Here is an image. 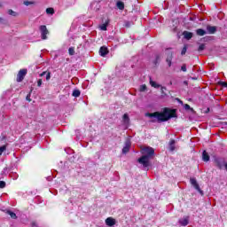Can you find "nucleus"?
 <instances>
[{"mask_svg":"<svg viewBox=\"0 0 227 227\" xmlns=\"http://www.w3.org/2000/svg\"><path fill=\"white\" fill-rule=\"evenodd\" d=\"M106 226H114L116 224V220L113 217H108L106 219Z\"/></svg>","mask_w":227,"mask_h":227,"instance_id":"nucleus-10","label":"nucleus"},{"mask_svg":"<svg viewBox=\"0 0 227 227\" xmlns=\"http://www.w3.org/2000/svg\"><path fill=\"white\" fill-rule=\"evenodd\" d=\"M0 22H3V18L0 17Z\"/></svg>","mask_w":227,"mask_h":227,"instance_id":"nucleus-43","label":"nucleus"},{"mask_svg":"<svg viewBox=\"0 0 227 227\" xmlns=\"http://www.w3.org/2000/svg\"><path fill=\"white\" fill-rule=\"evenodd\" d=\"M109 26V20H106L105 23L99 26L101 31H107V27Z\"/></svg>","mask_w":227,"mask_h":227,"instance_id":"nucleus-13","label":"nucleus"},{"mask_svg":"<svg viewBox=\"0 0 227 227\" xmlns=\"http://www.w3.org/2000/svg\"><path fill=\"white\" fill-rule=\"evenodd\" d=\"M149 82L153 88H160V84H159V83L155 82L153 80H152V77H150Z\"/></svg>","mask_w":227,"mask_h":227,"instance_id":"nucleus-18","label":"nucleus"},{"mask_svg":"<svg viewBox=\"0 0 227 227\" xmlns=\"http://www.w3.org/2000/svg\"><path fill=\"white\" fill-rule=\"evenodd\" d=\"M225 125H227V122H225Z\"/></svg>","mask_w":227,"mask_h":227,"instance_id":"nucleus-45","label":"nucleus"},{"mask_svg":"<svg viewBox=\"0 0 227 227\" xmlns=\"http://www.w3.org/2000/svg\"><path fill=\"white\" fill-rule=\"evenodd\" d=\"M160 91H161V95H166V92H164V91H166V90H168L166 87H162V86H160Z\"/></svg>","mask_w":227,"mask_h":227,"instance_id":"nucleus-37","label":"nucleus"},{"mask_svg":"<svg viewBox=\"0 0 227 227\" xmlns=\"http://www.w3.org/2000/svg\"><path fill=\"white\" fill-rule=\"evenodd\" d=\"M220 84H221V86H223V88H227V82H221Z\"/></svg>","mask_w":227,"mask_h":227,"instance_id":"nucleus-38","label":"nucleus"},{"mask_svg":"<svg viewBox=\"0 0 227 227\" xmlns=\"http://www.w3.org/2000/svg\"><path fill=\"white\" fill-rule=\"evenodd\" d=\"M181 226H187L189 224V218H184L179 221Z\"/></svg>","mask_w":227,"mask_h":227,"instance_id":"nucleus-20","label":"nucleus"},{"mask_svg":"<svg viewBox=\"0 0 227 227\" xmlns=\"http://www.w3.org/2000/svg\"><path fill=\"white\" fill-rule=\"evenodd\" d=\"M26 99H27L28 102H31V93H29V94L27 95Z\"/></svg>","mask_w":227,"mask_h":227,"instance_id":"nucleus-39","label":"nucleus"},{"mask_svg":"<svg viewBox=\"0 0 227 227\" xmlns=\"http://www.w3.org/2000/svg\"><path fill=\"white\" fill-rule=\"evenodd\" d=\"M42 84H43V80L39 79V80L37 81V87H38V88H41V87H42Z\"/></svg>","mask_w":227,"mask_h":227,"instance_id":"nucleus-35","label":"nucleus"},{"mask_svg":"<svg viewBox=\"0 0 227 227\" xmlns=\"http://www.w3.org/2000/svg\"><path fill=\"white\" fill-rule=\"evenodd\" d=\"M46 13H47L48 15H54V8H52V7L47 8V9H46Z\"/></svg>","mask_w":227,"mask_h":227,"instance_id":"nucleus-24","label":"nucleus"},{"mask_svg":"<svg viewBox=\"0 0 227 227\" xmlns=\"http://www.w3.org/2000/svg\"><path fill=\"white\" fill-rule=\"evenodd\" d=\"M99 54H100V56H102L104 58V57L107 56V54H109V50H107V47L102 46L99 49Z\"/></svg>","mask_w":227,"mask_h":227,"instance_id":"nucleus-8","label":"nucleus"},{"mask_svg":"<svg viewBox=\"0 0 227 227\" xmlns=\"http://www.w3.org/2000/svg\"><path fill=\"white\" fill-rule=\"evenodd\" d=\"M186 53H187V44H184L181 51V56H185Z\"/></svg>","mask_w":227,"mask_h":227,"instance_id":"nucleus-26","label":"nucleus"},{"mask_svg":"<svg viewBox=\"0 0 227 227\" xmlns=\"http://www.w3.org/2000/svg\"><path fill=\"white\" fill-rule=\"evenodd\" d=\"M160 61V55L156 54V55H155V59H154L153 62V65H154L155 67H157V65H159Z\"/></svg>","mask_w":227,"mask_h":227,"instance_id":"nucleus-19","label":"nucleus"},{"mask_svg":"<svg viewBox=\"0 0 227 227\" xmlns=\"http://www.w3.org/2000/svg\"><path fill=\"white\" fill-rule=\"evenodd\" d=\"M116 6L119 10H125V4L123 2H117Z\"/></svg>","mask_w":227,"mask_h":227,"instance_id":"nucleus-21","label":"nucleus"},{"mask_svg":"<svg viewBox=\"0 0 227 227\" xmlns=\"http://www.w3.org/2000/svg\"><path fill=\"white\" fill-rule=\"evenodd\" d=\"M166 61H167L168 67H171L172 61H173V52H170L168 54Z\"/></svg>","mask_w":227,"mask_h":227,"instance_id":"nucleus-11","label":"nucleus"},{"mask_svg":"<svg viewBox=\"0 0 227 227\" xmlns=\"http://www.w3.org/2000/svg\"><path fill=\"white\" fill-rule=\"evenodd\" d=\"M183 35L185 38V40H191V38H192V32L184 31Z\"/></svg>","mask_w":227,"mask_h":227,"instance_id":"nucleus-14","label":"nucleus"},{"mask_svg":"<svg viewBox=\"0 0 227 227\" xmlns=\"http://www.w3.org/2000/svg\"><path fill=\"white\" fill-rule=\"evenodd\" d=\"M23 4H25V6H29V4H35V2H31V1H24Z\"/></svg>","mask_w":227,"mask_h":227,"instance_id":"nucleus-33","label":"nucleus"},{"mask_svg":"<svg viewBox=\"0 0 227 227\" xmlns=\"http://www.w3.org/2000/svg\"><path fill=\"white\" fill-rule=\"evenodd\" d=\"M32 227H36V223L35 222L32 223Z\"/></svg>","mask_w":227,"mask_h":227,"instance_id":"nucleus-40","label":"nucleus"},{"mask_svg":"<svg viewBox=\"0 0 227 227\" xmlns=\"http://www.w3.org/2000/svg\"><path fill=\"white\" fill-rule=\"evenodd\" d=\"M68 54H69V56H74V54H75V48L70 47L68 49Z\"/></svg>","mask_w":227,"mask_h":227,"instance_id":"nucleus-27","label":"nucleus"},{"mask_svg":"<svg viewBox=\"0 0 227 227\" xmlns=\"http://www.w3.org/2000/svg\"><path fill=\"white\" fill-rule=\"evenodd\" d=\"M210 112V108H207V112L206 113H209Z\"/></svg>","mask_w":227,"mask_h":227,"instance_id":"nucleus-42","label":"nucleus"},{"mask_svg":"<svg viewBox=\"0 0 227 227\" xmlns=\"http://www.w3.org/2000/svg\"><path fill=\"white\" fill-rule=\"evenodd\" d=\"M206 33H207V31H205L203 28H199L196 30V35L198 36H205Z\"/></svg>","mask_w":227,"mask_h":227,"instance_id":"nucleus-17","label":"nucleus"},{"mask_svg":"<svg viewBox=\"0 0 227 227\" xmlns=\"http://www.w3.org/2000/svg\"><path fill=\"white\" fill-rule=\"evenodd\" d=\"M176 141H175V139H170V141H169V150H170V152H175V145H176Z\"/></svg>","mask_w":227,"mask_h":227,"instance_id":"nucleus-16","label":"nucleus"},{"mask_svg":"<svg viewBox=\"0 0 227 227\" xmlns=\"http://www.w3.org/2000/svg\"><path fill=\"white\" fill-rule=\"evenodd\" d=\"M27 74V69H20L17 74V82H22L24 81V77Z\"/></svg>","mask_w":227,"mask_h":227,"instance_id":"nucleus-4","label":"nucleus"},{"mask_svg":"<svg viewBox=\"0 0 227 227\" xmlns=\"http://www.w3.org/2000/svg\"><path fill=\"white\" fill-rule=\"evenodd\" d=\"M181 70L182 72H187V66L185 64H184L182 67H181Z\"/></svg>","mask_w":227,"mask_h":227,"instance_id":"nucleus-36","label":"nucleus"},{"mask_svg":"<svg viewBox=\"0 0 227 227\" xmlns=\"http://www.w3.org/2000/svg\"><path fill=\"white\" fill-rule=\"evenodd\" d=\"M8 14L12 15V17H17V12H15L13 10L9 9L8 10Z\"/></svg>","mask_w":227,"mask_h":227,"instance_id":"nucleus-28","label":"nucleus"},{"mask_svg":"<svg viewBox=\"0 0 227 227\" xmlns=\"http://www.w3.org/2000/svg\"><path fill=\"white\" fill-rule=\"evenodd\" d=\"M207 32L208 33V35H215V33H217V27L207 25Z\"/></svg>","mask_w":227,"mask_h":227,"instance_id":"nucleus-7","label":"nucleus"},{"mask_svg":"<svg viewBox=\"0 0 227 227\" xmlns=\"http://www.w3.org/2000/svg\"><path fill=\"white\" fill-rule=\"evenodd\" d=\"M140 152L142 156L137 159V163L142 164L143 168H148L150 160L155 156V150L153 147H143Z\"/></svg>","mask_w":227,"mask_h":227,"instance_id":"nucleus-2","label":"nucleus"},{"mask_svg":"<svg viewBox=\"0 0 227 227\" xmlns=\"http://www.w3.org/2000/svg\"><path fill=\"white\" fill-rule=\"evenodd\" d=\"M130 141L125 142V146L122 148V153H129L130 152Z\"/></svg>","mask_w":227,"mask_h":227,"instance_id":"nucleus-9","label":"nucleus"},{"mask_svg":"<svg viewBox=\"0 0 227 227\" xmlns=\"http://www.w3.org/2000/svg\"><path fill=\"white\" fill-rule=\"evenodd\" d=\"M4 187H6V182L0 181V189H4Z\"/></svg>","mask_w":227,"mask_h":227,"instance_id":"nucleus-34","label":"nucleus"},{"mask_svg":"<svg viewBox=\"0 0 227 227\" xmlns=\"http://www.w3.org/2000/svg\"><path fill=\"white\" fill-rule=\"evenodd\" d=\"M179 104H184V101L178 99Z\"/></svg>","mask_w":227,"mask_h":227,"instance_id":"nucleus-41","label":"nucleus"},{"mask_svg":"<svg viewBox=\"0 0 227 227\" xmlns=\"http://www.w3.org/2000/svg\"><path fill=\"white\" fill-rule=\"evenodd\" d=\"M184 108L185 111H191L192 113H194V108H192L189 104H184Z\"/></svg>","mask_w":227,"mask_h":227,"instance_id":"nucleus-23","label":"nucleus"},{"mask_svg":"<svg viewBox=\"0 0 227 227\" xmlns=\"http://www.w3.org/2000/svg\"><path fill=\"white\" fill-rule=\"evenodd\" d=\"M39 75L40 77H43V75H46V81H51V72L49 71H43Z\"/></svg>","mask_w":227,"mask_h":227,"instance_id":"nucleus-15","label":"nucleus"},{"mask_svg":"<svg viewBox=\"0 0 227 227\" xmlns=\"http://www.w3.org/2000/svg\"><path fill=\"white\" fill-rule=\"evenodd\" d=\"M190 184H192V187H194V189L198 191L200 194H203V191L201 190V188H200V184H198L196 178H190Z\"/></svg>","mask_w":227,"mask_h":227,"instance_id":"nucleus-5","label":"nucleus"},{"mask_svg":"<svg viewBox=\"0 0 227 227\" xmlns=\"http://www.w3.org/2000/svg\"><path fill=\"white\" fill-rule=\"evenodd\" d=\"M198 51L199 52H201V51H205V43L200 44Z\"/></svg>","mask_w":227,"mask_h":227,"instance_id":"nucleus-30","label":"nucleus"},{"mask_svg":"<svg viewBox=\"0 0 227 227\" xmlns=\"http://www.w3.org/2000/svg\"><path fill=\"white\" fill-rule=\"evenodd\" d=\"M202 160H204V162H208V160H210V155H208L207 151H203L202 153Z\"/></svg>","mask_w":227,"mask_h":227,"instance_id":"nucleus-12","label":"nucleus"},{"mask_svg":"<svg viewBox=\"0 0 227 227\" xmlns=\"http://www.w3.org/2000/svg\"><path fill=\"white\" fill-rule=\"evenodd\" d=\"M39 30L41 32L42 40H47V35H49V29H47V26L41 25L39 27Z\"/></svg>","mask_w":227,"mask_h":227,"instance_id":"nucleus-3","label":"nucleus"},{"mask_svg":"<svg viewBox=\"0 0 227 227\" xmlns=\"http://www.w3.org/2000/svg\"><path fill=\"white\" fill-rule=\"evenodd\" d=\"M4 152H6V145L0 146V155H3Z\"/></svg>","mask_w":227,"mask_h":227,"instance_id":"nucleus-32","label":"nucleus"},{"mask_svg":"<svg viewBox=\"0 0 227 227\" xmlns=\"http://www.w3.org/2000/svg\"><path fill=\"white\" fill-rule=\"evenodd\" d=\"M146 90H148V87H146V84H143L139 88V91H141V92L146 91Z\"/></svg>","mask_w":227,"mask_h":227,"instance_id":"nucleus-29","label":"nucleus"},{"mask_svg":"<svg viewBox=\"0 0 227 227\" xmlns=\"http://www.w3.org/2000/svg\"><path fill=\"white\" fill-rule=\"evenodd\" d=\"M74 97H75V98H77L78 97H81V90H74L73 91V94H72Z\"/></svg>","mask_w":227,"mask_h":227,"instance_id":"nucleus-25","label":"nucleus"},{"mask_svg":"<svg viewBox=\"0 0 227 227\" xmlns=\"http://www.w3.org/2000/svg\"><path fill=\"white\" fill-rule=\"evenodd\" d=\"M6 214L11 216L12 219H17V214L13 213L12 210H7Z\"/></svg>","mask_w":227,"mask_h":227,"instance_id":"nucleus-22","label":"nucleus"},{"mask_svg":"<svg viewBox=\"0 0 227 227\" xmlns=\"http://www.w3.org/2000/svg\"><path fill=\"white\" fill-rule=\"evenodd\" d=\"M147 116L149 118H156L158 123H162L164 121H169L171 118H177L176 109H171L164 107L161 112L148 113Z\"/></svg>","mask_w":227,"mask_h":227,"instance_id":"nucleus-1","label":"nucleus"},{"mask_svg":"<svg viewBox=\"0 0 227 227\" xmlns=\"http://www.w3.org/2000/svg\"><path fill=\"white\" fill-rule=\"evenodd\" d=\"M3 7V4L0 3V8H2Z\"/></svg>","mask_w":227,"mask_h":227,"instance_id":"nucleus-44","label":"nucleus"},{"mask_svg":"<svg viewBox=\"0 0 227 227\" xmlns=\"http://www.w3.org/2000/svg\"><path fill=\"white\" fill-rule=\"evenodd\" d=\"M215 164L216 168H218V169H223V168H224V165L226 164V162H224V159H223V158H215Z\"/></svg>","mask_w":227,"mask_h":227,"instance_id":"nucleus-6","label":"nucleus"},{"mask_svg":"<svg viewBox=\"0 0 227 227\" xmlns=\"http://www.w3.org/2000/svg\"><path fill=\"white\" fill-rule=\"evenodd\" d=\"M122 119L124 120V121H130V119L129 118L128 114H124L122 116Z\"/></svg>","mask_w":227,"mask_h":227,"instance_id":"nucleus-31","label":"nucleus"}]
</instances>
